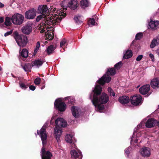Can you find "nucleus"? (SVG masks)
<instances>
[{"mask_svg": "<svg viewBox=\"0 0 159 159\" xmlns=\"http://www.w3.org/2000/svg\"><path fill=\"white\" fill-rule=\"evenodd\" d=\"M102 87L100 85L95 86L94 90H93V94L92 93L89 96V98L94 105H96L97 103L105 104L109 101V97L105 93L101 94Z\"/></svg>", "mask_w": 159, "mask_h": 159, "instance_id": "obj_1", "label": "nucleus"}, {"mask_svg": "<svg viewBox=\"0 0 159 159\" xmlns=\"http://www.w3.org/2000/svg\"><path fill=\"white\" fill-rule=\"evenodd\" d=\"M42 18H44V20L46 19L45 22V24L50 26L51 25H57V24L59 23L58 20H61L62 19V17L58 16L56 17L52 14L50 13L48 15L41 14L37 16L36 21L38 22Z\"/></svg>", "mask_w": 159, "mask_h": 159, "instance_id": "obj_2", "label": "nucleus"}, {"mask_svg": "<svg viewBox=\"0 0 159 159\" xmlns=\"http://www.w3.org/2000/svg\"><path fill=\"white\" fill-rule=\"evenodd\" d=\"M55 124L56 126L54 131V136L59 142L60 141V138L62 132L61 127H66L67 123L63 118H58L55 120Z\"/></svg>", "mask_w": 159, "mask_h": 159, "instance_id": "obj_3", "label": "nucleus"}, {"mask_svg": "<svg viewBox=\"0 0 159 159\" xmlns=\"http://www.w3.org/2000/svg\"><path fill=\"white\" fill-rule=\"evenodd\" d=\"M116 73V70L114 68H107L106 73L98 81V83L100 85H103L106 83L109 82L111 80L110 75H114Z\"/></svg>", "mask_w": 159, "mask_h": 159, "instance_id": "obj_4", "label": "nucleus"}, {"mask_svg": "<svg viewBox=\"0 0 159 159\" xmlns=\"http://www.w3.org/2000/svg\"><path fill=\"white\" fill-rule=\"evenodd\" d=\"M13 36L17 44L20 48L25 47L28 42L27 36L23 34H19L17 31L13 33Z\"/></svg>", "mask_w": 159, "mask_h": 159, "instance_id": "obj_5", "label": "nucleus"}, {"mask_svg": "<svg viewBox=\"0 0 159 159\" xmlns=\"http://www.w3.org/2000/svg\"><path fill=\"white\" fill-rule=\"evenodd\" d=\"M24 17L20 14L16 13L12 16L11 20L13 24L15 25H20L23 22Z\"/></svg>", "mask_w": 159, "mask_h": 159, "instance_id": "obj_6", "label": "nucleus"}, {"mask_svg": "<svg viewBox=\"0 0 159 159\" xmlns=\"http://www.w3.org/2000/svg\"><path fill=\"white\" fill-rule=\"evenodd\" d=\"M54 107L55 108L61 112L65 111L66 106L64 102H61V100L59 99H56L54 102Z\"/></svg>", "mask_w": 159, "mask_h": 159, "instance_id": "obj_7", "label": "nucleus"}, {"mask_svg": "<svg viewBox=\"0 0 159 159\" xmlns=\"http://www.w3.org/2000/svg\"><path fill=\"white\" fill-rule=\"evenodd\" d=\"M50 8L51 9L49 8L48 9L47 5H39L38 8L37 13L39 14L48 15L49 14L48 13V12H51L53 7H51Z\"/></svg>", "mask_w": 159, "mask_h": 159, "instance_id": "obj_8", "label": "nucleus"}, {"mask_svg": "<svg viewBox=\"0 0 159 159\" xmlns=\"http://www.w3.org/2000/svg\"><path fill=\"white\" fill-rule=\"evenodd\" d=\"M37 133L41 138L43 145H45L47 143V139L46 129L43 127L39 131L38 130Z\"/></svg>", "mask_w": 159, "mask_h": 159, "instance_id": "obj_9", "label": "nucleus"}, {"mask_svg": "<svg viewBox=\"0 0 159 159\" xmlns=\"http://www.w3.org/2000/svg\"><path fill=\"white\" fill-rule=\"evenodd\" d=\"M142 97L139 94L134 95L131 96L130 98L131 103L135 106L140 105L142 104Z\"/></svg>", "mask_w": 159, "mask_h": 159, "instance_id": "obj_10", "label": "nucleus"}, {"mask_svg": "<svg viewBox=\"0 0 159 159\" xmlns=\"http://www.w3.org/2000/svg\"><path fill=\"white\" fill-rule=\"evenodd\" d=\"M37 11L34 8H32L25 12V18L28 19H34L36 15Z\"/></svg>", "mask_w": 159, "mask_h": 159, "instance_id": "obj_11", "label": "nucleus"}, {"mask_svg": "<svg viewBox=\"0 0 159 159\" xmlns=\"http://www.w3.org/2000/svg\"><path fill=\"white\" fill-rule=\"evenodd\" d=\"M41 153L42 159H51L52 156L50 152L49 151H46L43 147L42 148Z\"/></svg>", "mask_w": 159, "mask_h": 159, "instance_id": "obj_12", "label": "nucleus"}, {"mask_svg": "<svg viewBox=\"0 0 159 159\" xmlns=\"http://www.w3.org/2000/svg\"><path fill=\"white\" fill-rule=\"evenodd\" d=\"M157 120L154 118H149L146 122L145 125L147 128H151L157 125Z\"/></svg>", "mask_w": 159, "mask_h": 159, "instance_id": "obj_13", "label": "nucleus"}, {"mask_svg": "<svg viewBox=\"0 0 159 159\" xmlns=\"http://www.w3.org/2000/svg\"><path fill=\"white\" fill-rule=\"evenodd\" d=\"M71 157L72 158L78 159H81L82 155L81 152L79 151L78 153L75 150H73L70 152Z\"/></svg>", "mask_w": 159, "mask_h": 159, "instance_id": "obj_14", "label": "nucleus"}, {"mask_svg": "<svg viewBox=\"0 0 159 159\" xmlns=\"http://www.w3.org/2000/svg\"><path fill=\"white\" fill-rule=\"evenodd\" d=\"M141 154L142 156L145 157H148L150 155V149L147 147L142 148L140 150Z\"/></svg>", "mask_w": 159, "mask_h": 159, "instance_id": "obj_15", "label": "nucleus"}, {"mask_svg": "<svg viewBox=\"0 0 159 159\" xmlns=\"http://www.w3.org/2000/svg\"><path fill=\"white\" fill-rule=\"evenodd\" d=\"M150 89V86L149 84H146L142 86L139 89L140 93L144 95L147 94Z\"/></svg>", "mask_w": 159, "mask_h": 159, "instance_id": "obj_16", "label": "nucleus"}, {"mask_svg": "<svg viewBox=\"0 0 159 159\" xmlns=\"http://www.w3.org/2000/svg\"><path fill=\"white\" fill-rule=\"evenodd\" d=\"M67 5L69 7L74 10L78 7V3L76 0H70L69 2Z\"/></svg>", "mask_w": 159, "mask_h": 159, "instance_id": "obj_17", "label": "nucleus"}, {"mask_svg": "<svg viewBox=\"0 0 159 159\" xmlns=\"http://www.w3.org/2000/svg\"><path fill=\"white\" fill-rule=\"evenodd\" d=\"M129 97L126 96H123L119 98L118 100L122 104H126L128 103L130 101Z\"/></svg>", "mask_w": 159, "mask_h": 159, "instance_id": "obj_18", "label": "nucleus"}, {"mask_svg": "<svg viewBox=\"0 0 159 159\" xmlns=\"http://www.w3.org/2000/svg\"><path fill=\"white\" fill-rule=\"evenodd\" d=\"M22 31L24 34H29L32 31V27L29 25H26L22 27Z\"/></svg>", "mask_w": 159, "mask_h": 159, "instance_id": "obj_19", "label": "nucleus"}, {"mask_svg": "<svg viewBox=\"0 0 159 159\" xmlns=\"http://www.w3.org/2000/svg\"><path fill=\"white\" fill-rule=\"evenodd\" d=\"M149 26L152 29L154 30L157 29V28H159V21H153L152 20H151L148 23Z\"/></svg>", "mask_w": 159, "mask_h": 159, "instance_id": "obj_20", "label": "nucleus"}, {"mask_svg": "<svg viewBox=\"0 0 159 159\" xmlns=\"http://www.w3.org/2000/svg\"><path fill=\"white\" fill-rule=\"evenodd\" d=\"M151 87L154 88L159 87V78H156L153 79L151 81Z\"/></svg>", "mask_w": 159, "mask_h": 159, "instance_id": "obj_21", "label": "nucleus"}, {"mask_svg": "<svg viewBox=\"0 0 159 159\" xmlns=\"http://www.w3.org/2000/svg\"><path fill=\"white\" fill-rule=\"evenodd\" d=\"M73 116L75 118H77L79 116V112L78 107L72 106L71 109Z\"/></svg>", "mask_w": 159, "mask_h": 159, "instance_id": "obj_22", "label": "nucleus"}, {"mask_svg": "<svg viewBox=\"0 0 159 159\" xmlns=\"http://www.w3.org/2000/svg\"><path fill=\"white\" fill-rule=\"evenodd\" d=\"M80 4L81 7L83 8L89 7L90 5L89 0H81Z\"/></svg>", "mask_w": 159, "mask_h": 159, "instance_id": "obj_23", "label": "nucleus"}, {"mask_svg": "<svg viewBox=\"0 0 159 159\" xmlns=\"http://www.w3.org/2000/svg\"><path fill=\"white\" fill-rule=\"evenodd\" d=\"M33 66H32V65H31L29 63L25 64L24 65H21L22 67L25 72L28 71L30 72L31 71V70Z\"/></svg>", "mask_w": 159, "mask_h": 159, "instance_id": "obj_24", "label": "nucleus"}, {"mask_svg": "<svg viewBox=\"0 0 159 159\" xmlns=\"http://www.w3.org/2000/svg\"><path fill=\"white\" fill-rule=\"evenodd\" d=\"M133 55L132 51L130 50H128L123 56V58L127 59L131 58Z\"/></svg>", "mask_w": 159, "mask_h": 159, "instance_id": "obj_25", "label": "nucleus"}, {"mask_svg": "<svg viewBox=\"0 0 159 159\" xmlns=\"http://www.w3.org/2000/svg\"><path fill=\"white\" fill-rule=\"evenodd\" d=\"M67 100V104L69 106H70L71 105H74L75 103V98L71 97H68L66 98Z\"/></svg>", "mask_w": 159, "mask_h": 159, "instance_id": "obj_26", "label": "nucleus"}, {"mask_svg": "<svg viewBox=\"0 0 159 159\" xmlns=\"http://www.w3.org/2000/svg\"><path fill=\"white\" fill-rule=\"evenodd\" d=\"M43 62L41 60H36L32 62V66H41Z\"/></svg>", "mask_w": 159, "mask_h": 159, "instance_id": "obj_27", "label": "nucleus"}, {"mask_svg": "<svg viewBox=\"0 0 159 159\" xmlns=\"http://www.w3.org/2000/svg\"><path fill=\"white\" fill-rule=\"evenodd\" d=\"M74 139L73 136L70 134H67L65 137L66 141L70 143H72Z\"/></svg>", "mask_w": 159, "mask_h": 159, "instance_id": "obj_28", "label": "nucleus"}, {"mask_svg": "<svg viewBox=\"0 0 159 159\" xmlns=\"http://www.w3.org/2000/svg\"><path fill=\"white\" fill-rule=\"evenodd\" d=\"M28 50L25 48L22 49L20 53V56L26 58L28 57Z\"/></svg>", "mask_w": 159, "mask_h": 159, "instance_id": "obj_29", "label": "nucleus"}, {"mask_svg": "<svg viewBox=\"0 0 159 159\" xmlns=\"http://www.w3.org/2000/svg\"><path fill=\"white\" fill-rule=\"evenodd\" d=\"M55 49V47L53 45H50L46 49V51L48 55H50L53 52L54 50Z\"/></svg>", "mask_w": 159, "mask_h": 159, "instance_id": "obj_30", "label": "nucleus"}, {"mask_svg": "<svg viewBox=\"0 0 159 159\" xmlns=\"http://www.w3.org/2000/svg\"><path fill=\"white\" fill-rule=\"evenodd\" d=\"M11 18L9 17H6L5 18V22L4 24L6 26H10L11 25Z\"/></svg>", "mask_w": 159, "mask_h": 159, "instance_id": "obj_31", "label": "nucleus"}, {"mask_svg": "<svg viewBox=\"0 0 159 159\" xmlns=\"http://www.w3.org/2000/svg\"><path fill=\"white\" fill-rule=\"evenodd\" d=\"M100 103H97L96 105H94L96 108H97L100 111H102L104 109V106Z\"/></svg>", "mask_w": 159, "mask_h": 159, "instance_id": "obj_32", "label": "nucleus"}, {"mask_svg": "<svg viewBox=\"0 0 159 159\" xmlns=\"http://www.w3.org/2000/svg\"><path fill=\"white\" fill-rule=\"evenodd\" d=\"M158 43L157 42V40L156 39L154 38L152 40L150 46L151 48H153L156 45H158Z\"/></svg>", "mask_w": 159, "mask_h": 159, "instance_id": "obj_33", "label": "nucleus"}, {"mask_svg": "<svg viewBox=\"0 0 159 159\" xmlns=\"http://www.w3.org/2000/svg\"><path fill=\"white\" fill-rule=\"evenodd\" d=\"M122 66V63L121 61H120L116 64L114 66V68L117 70L120 69Z\"/></svg>", "mask_w": 159, "mask_h": 159, "instance_id": "obj_34", "label": "nucleus"}, {"mask_svg": "<svg viewBox=\"0 0 159 159\" xmlns=\"http://www.w3.org/2000/svg\"><path fill=\"white\" fill-rule=\"evenodd\" d=\"M143 36V34L142 33H138L136 35L135 39L136 40L140 39Z\"/></svg>", "mask_w": 159, "mask_h": 159, "instance_id": "obj_35", "label": "nucleus"}, {"mask_svg": "<svg viewBox=\"0 0 159 159\" xmlns=\"http://www.w3.org/2000/svg\"><path fill=\"white\" fill-rule=\"evenodd\" d=\"M108 91L110 96H113V97L115 96V93L114 90L111 87L108 88Z\"/></svg>", "mask_w": 159, "mask_h": 159, "instance_id": "obj_36", "label": "nucleus"}, {"mask_svg": "<svg viewBox=\"0 0 159 159\" xmlns=\"http://www.w3.org/2000/svg\"><path fill=\"white\" fill-rule=\"evenodd\" d=\"M52 34L53 35H52L51 34V33L48 32V37L46 38V40H52L54 38V34L53 33H52Z\"/></svg>", "mask_w": 159, "mask_h": 159, "instance_id": "obj_37", "label": "nucleus"}, {"mask_svg": "<svg viewBox=\"0 0 159 159\" xmlns=\"http://www.w3.org/2000/svg\"><path fill=\"white\" fill-rule=\"evenodd\" d=\"M34 83L36 85H39L41 82V78L39 77H37L34 80Z\"/></svg>", "mask_w": 159, "mask_h": 159, "instance_id": "obj_38", "label": "nucleus"}, {"mask_svg": "<svg viewBox=\"0 0 159 159\" xmlns=\"http://www.w3.org/2000/svg\"><path fill=\"white\" fill-rule=\"evenodd\" d=\"M20 87L22 89H26L28 88V85H26L24 83H19Z\"/></svg>", "mask_w": 159, "mask_h": 159, "instance_id": "obj_39", "label": "nucleus"}, {"mask_svg": "<svg viewBox=\"0 0 159 159\" xmlns=\"http://www.w3.org/2000/svg\"><path fill=\"white\" fill-rule=\"evenodd\" d=\"M66 43V40L64 39H63L61 42L60 43V46L61 47H62Z\"/></svg>", "mask_w": 159, "mask_h": 159, "instance_id": "obj_40", "label": "nucleus"}, {"mask_svg": "<svg viewBox=\"0 0 159 159\" xmlns=\"http://www.w3.org/2000/svg\"><path fill=\"white\" fill-rule=\"evenodd\" d=\"M88 22L90 24L93 25L95 23V20L93 18L92 19L90 18Z\"/></svg>", "mask_w": 159, "mask_h": 159, "instance_id": "obj_41", "label": "nucleus"}, {"mask_svg": "<svg viewBox=\"0 0 159 159\" xmlns=\"http://www.w3.org/2000/svg\"><path fill=\"white\" fill-rule=\"evenodd\" d=\"M143 57V56L142 55H139L136 58V60L137 61H139L141 60Z\"/></svg>", "mask_w": 159, "mask_h": 159, "instance_id": "obj_42", "label": "nucleus"}, {"mask_svg": "<svg viewBox=\"0 0 159 159\" xmlns=\"http://www.w3.org/2000/svg\"><path fill=\"white\" fill-rule=\"evenodd\" d=\"M13 32L12 30H11L10 31H8L5 33L4 34V36L5 37L7 36H8L10 34H11Z\"/></svg>", "mask_w": 159, "mask_h": 159, "instance_id": "obj_43", "label": "nucleus"}, {"mask_svg": "<svg viewBox=\"0 0 159 159\" xmlns=\"http://www.w3.org/2000/svg\"><path fill=\"white\" fill-rule=\"evenodd\" d=\"M149 57L151 58L152 61H154V57L153 54L152 53H150L149 54Z\"/></svg>", "mask_w": 159, "mask_h": 159, "instance_id": "obj_44", "label": "nucleus"}, {"mask_svg": "<svg viewBox=\"0 0 159 159\" xmlns=\"http://www.w3.org/2000/svg\"><path fill=\"white\" fill-rule=\"evenodd\" d=\"M29 88L30 90L32 91H34L35 90L36 87L34 86L31 85L29 86Z\"/></svg>", "mask_w": 159, "mask_h": 159, "instance_id": "obj_45", "label": "nucleus"}, {"mask_svg": "<svg viewBox=\"0 0 159 159\" xmlns=\"http://www.w3.org/2000/svg\"><path fill=\"white\" fill-rule=\"evenodd\" d=\"M66 13H64L63 12H62L61 13H58V16H63V17H65L66 16Z\"/></svg>", "mask_w": 159, "mask_h": 159, "instance_id": "obj_46", "label": "nucleus"}, {"mask_svg": "<svg viewBox=\"0 0 159 159\" xmlns=\"http://www.w3.org/2000/svg\"><path fill=\"white\" fill-rule=\"evenodd\" d=\"M39 50V48H35L34 49V52L33 54L34 56H35L37 53L38 50Z\"/></svg>", "mask_w": 159, "mask_h": 159, "instance_id": "obj_47", "label": "nucleus"}, {"mask_svg": "<svg viewBox=\"0 0 159 159\" xmlns=\"http://www.w3.org/2000/svg\"><path fill=\"white\" fill-rule=\"evenodd\" d=\"M74 19L76 23L78 22V21H79V19L77 16H75L74 18Z\"/></svg>", "mask_w": 159, "mask_h": 159, "instance_id": "obj_48", "label": "nucleus"}, {"mask_svg": "<svg viewBox=\"0 0 159 159\" xmlns=\"http://www.w3.org/2000/svg\"><path fill=\"white\" fill-rule=\"evenodd\" d=\"M125 153L128 155L129 153V150L127 148H126L125 149Z\"/></svg>", "mask_w": 159, "mask_h": 159, "instance_id": "obj_49", "label": "nucleus"}, {"mask_svg": "<svg viewBox=\"0 0 159 159\" xmlns=\"http://www.w3.org/2000/svg\"><path fill=\"white\" fill-rule=\"evenodd\" d=\"M40 43L39 42H38L37 43H36V48H38L39 49V47H40Z\"/></svg>", "mask_w": 159, "mask_h": 159, "instance_id": "obj_50", "label": "nucleus"}, {"mask_svg": "<svg viewBox=\"0 0 159 159\" xmlns=\"http://www.w3.org/2000/svg\"><path fill=\"white\" fill-rule=\"evenodd\" d=\"M4 21V18L0 17V24L2 23Z\"/></svg>", "mask_w": 159, "mask_h": 159, "instance_id": "obj_51", "label": "nucleus"}, {"mask_svg": "<svg viewBox=\"0 0 159 159\" xmlns=\"http://www.w3.org/2000/svg\"><path fill=\"white\" fill-rule=\"evenodd\" d=\"M4 7V5L1 2H0V8H2Z\"/></svg>", "mask_w": 159, "mask_h": 159, "instance_id": "obj_52", "label": "nucleus"}, {"mask_svg": "<svg viewBox=\"0 0 159 159\" xmlns=\"http://www.w3.org/2000/svg\"><path fill=\"white\" fill-rule=\"evenodd\" d=\"M82 23V21L79 20V21H78V22L77 23L78 24H81Z\"/></svg>", "mask_w": 159, "mask_h": 159, "instance_id": "obj_53", "label": "nucleus"}, {"mask_svg": "<svg viewBox=\"0 0 159 159\" xmlns=\"http://www.w3.org/2000/svg\"><path fill=\"white\" fill-rule=\"evenodd\" d=\"M135 42H136V41H134V40H133V42H132V43H131V46H132V45H134V43Z\"/></svg>", "mask_w": 159, "mask_h": 159, "instance_id": "obj_54", "label": "nucleus"}, {"mask_svg": "<svg viewBox=\"0 0 159 159\" xmlns=\"http://www.w3.org/2000/svg\"><path fill=\"white\" fill-rule=\"evenodd\" d=\"M57 11V9L56 8H54L53 9V11L54 12H55V11Z\"/></svg>", "mask_w": 159, "mask_h": 159, "instance_id": "obj_55", "label": "nucleus"}, {"mask_svg": "<svg viewBox=\"0 0 159 159\" xmlns=\"http://www.w3.org/2000/svg\"><path fill=\"white\" fill-rule=\"evenodd\" d=\"M157 125L159 127V121H158V122H157Z\"/></svg>", "mask_w": 159, "mask_h": 159, "instance_id": "obj_56", "label": "nucleus"}, {"mask_svg": "<svg viewBox=\"0 0 159 159\" xmlns=\"http://www.w3.org/2000/svg\"><path fill=\"white\" fill-rule=\"evenodd\" d=\"M138 140L137 139H136V140H135L134 141V142L135 143H137L138 142Z\"/></svg>", "mask_w": 159, "mask_h": 159, "instance_id": "obj_57", "label": "nucleus"}, {"mask_svg": "<svg viewBox=\"0 0 159 159\" xmlns=\"http://www.w3.org/2000/svg\"><path fill=\"white\" fill-rule=\"evenodd\" d=\"M2 70V68L1 67V66H0V71H1Z\"/></svg>", "mask_w": 159, "mask_h": 159, "instance_id": "obj_58", "label": "nucleus"}, {"mask_svg": "<svg viewBox=\"0 0 159 159\" xmlns=\"http://www.w3.org/2000/svg\"><path fill=\"white\" fill-rule=\"evenodd\" d=\"M138 126V127H139V128L140 127H141V125H138V126Z\"/></svg>", "mask_w": 159, "mask_h": 159, "instance_id": "obj_59", "label": "nucleus"}, {"mask_svg": "<svg viewBox=\"0 0 159 159\" xmlns=\"http://www.w3.org/2000/svg\"><path fill=\"white\" fill-rule=\"evenodd\" d=\"M44 43H48V42L47 41H45L44 42Z\"/></svg>", "mask_w": 159, "mask_h": 159, "instance_id": "obj_60", "label": "nucleus"}, {"mask_svg": "<svg viewBox=\"0 0 159 159\" xmlns=\"http://www.w3.org/2000/svg\"><path fill=\"white\" fill-rule=\"evenodd\" d=\"M47 29H51V28H49V27H47Z\"/></svg>", "mask_w": 159, "mask_h": 159, "instance_id": "obj_61", "label": "nucleus"}, {"mask_svg": "<svg viewBox=\"0 0 159 159\" xmlns=\"http://www.w3.org/2000/svg\"><path fill=\"white\" fill-rule=\"evenodd\" d=\"M132 139H131V143H132Z\"/></svg>", "mask_w": 159, "mask_h": 159, "instance_id": "obj_62", "label": "nucleus"}, {"mask_svg": "<svg viewBox=\"0 0 159 159\" xmlns=\"http://www.w3.org/2000/svg\"><path fill=\"white\" fill-rule=\"evenodd\" d=\"M42 32H43V31H42V30H41V33H42Z\"/></svg>", "mask_w": 159, "mask_h": 159, "instance_id": "obj_63", "label": "nucleus"}, {"mask_svg": "<svg viewBox=\"0 0 159 159\" xmlns=\"http://www.w3.org/2000/svg\"><path fill=\"white\" fill-rule=\"evenodd\" d=\"M54 30H53V32H54Z\"/></svg>", "mask_w": 159, "mask_h": 159, "instance_id": "obj_64", "label": "nucleus"}]
</instances>
